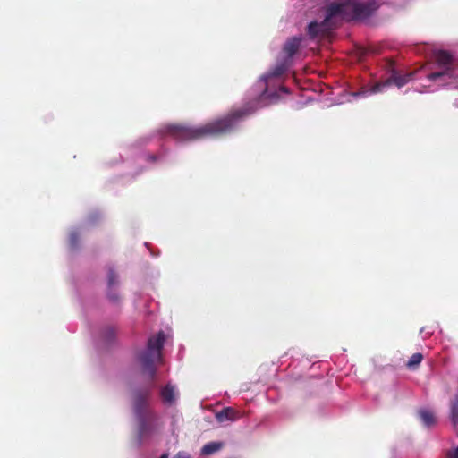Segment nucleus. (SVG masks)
I'll use <instances>...</instances> for the list:
<instances>
[{
  "label": "nucleus",
  "mask_w": 458,
  "mask_h": 458,
  "mask_svg": "<svg viewBox=\"0 0 458 458\" xmlns=\"http://www.w3.org/2000/svg\"><path fill=\"white\" fill-rule=\"evenodd\" d=\"M446 456L447 458H458V448L449 450Z\"/></svg>",
  "instance_id": "obj_19"
},
{
  "label": "nucleus",
  "mask_w": 458,
  "mask_h": 458,
  "mask_svg": "<svg viewBox=\"0 0 458 458\" xmlns=\"http://www.w3.org/2000/svg\"><path fill=\"white\" fill-rule=\"evenodd\" d=\"M418 415L420 417V420L423 423V425L428 428L434 426L437 422V420H436V417H435L433 411H431L428 409H420L418 411Z\"/></svg>",
  "instance_id": "obj_11"
},
{
  "label": "nucleus",
  "mask_w": 458,
  "mask_h": 458,
  "mask_svg": "<svg viewBox=\"0 0 458 458\" xmlns=\"http://www.w3.org/2000/svg\"><path fill=\"white\" fill-rule=\"evenodd\" d=\"M411 73L402 74V73L394 72H392L390 77L384 83L376 85L373 91L374 92L380 91L381 88H384V87H386L387 85H391V84H394L398 88H401V87L404 86L406 83H408L409 81L411 80Z\"/></svg>",
  "instance_id": "obj_7"
},
{
  "label": "nucleus",
  "mask_w": 458,
  "mask_h": 458,
  "mask_svg": "<svg viewBox=\"0 0 458 458\" xmlns=\"http://www.w3.org/2000/svg\"><path fill=\"white\" fill-rule=\"evenodd\" d=\"M160 458H168V454H163Z\"/></svg>",
  "instance_id": "obj_23"
},
{
  "label": "nucleus",
  "mask_w": 458,
  "mask_h": 458,
  "mask_svg": "<svg viewBox=\"0 0 458 458\" xmlns=\"http://www.w3.org/2000/svg\"><path fill=\"white\" fill-rule=\"evenodd\" d=\"M287 70V64L282 63L280 64H277L271 73L268 75L269 77H279L283 75Z\"/></svg>",
  "instance_id": "obj_17"
},
{
  "label": "nucleus",
  "mask_w": 458,
  "mask_h": 458,
  "mask_svg": "<svg viewBox=\"0 0 458 458\" xmlns=\"http://www.w3.org/2000/svg\"><path fill=\"white\" fill-rule=\"evenodd\" d=\"M80 233L77 231H72L69 234V245L71 249L75 250L79 246L80 242Z\"/></svg>",
  "instance_id": "obj_16"
},
{
  "label": "nucleus",
  "mask_w": 458,
  "mask_h": 458,
  "mask_svg": "<svg viewBox=\"0 0 458 458\" xmlns=\"http://www.w3.org/2000/svg\"><path fill=\"white\" fill-rule=\"evenodd\" d=\"M280 90H281V91H283V92H285V93H287V92H288L287 88H286V87H284V86H281V87H280Z\"/></svg>",
  "instance_id": "obj_22"
},
{
  "label": "nucleus",
  "mask_w": 458,
  "mask_h": 458,
  "mask_svg": "<svg viewBox=\"0 0 458 458\" xmlns=\"http://www.w3.org/2000/svg\"><path fill=\"white\" fill-rule=\"evenodd\" d=\"M238 418L237 411L231 408L226 407L221 410L220 411L216 412V419L218 422L223 423L225 421H233Z\"/></svg>",
  "instance_id": "obj_10"
},
{
  "label": "nucleus",
  "mask_w": 458,
  "mask_h": 458,
  "mask_svg": "<svg viewBox=\"0 0 458 458\" xmlns=\"http://www.w3.org/2000/svg\"><path fill=\"white\" fill-rule=\"evenodd\" d=\"M103 337L106 342H112L115 337V330L114 327H107L103 331Z\"/></svg>",
  "instance_id": "obj_18"
},
{
  "label": "nucleus",
  "mask_w": 458,
  "mask_h": 458,
  "mask_svg": "<svg viewBox=\"0 0 458 458\" xmlns=\"http://www.w3.org/2000/svg\"><path fill=\"white\" fill-rule=\"evenodd\" d=\"M422 360H423V355L420 352H416V353L412 354L411 357L409 359V360L406 363V367L409 369L414 370L419 367V365L421 363Z\"/></svg>",
  "instance_id": "obj_14"
},
{
  "label": "nucleus",
  "mask_w": 458,
  "mask_h": 458,
  "mask_svg": "<svg viewBox=\"0 0 458 458\" xmlns=\"http://www.w3.org/2000/svg\"><path fill=\"white\" fill-rule=\"evenodd\" d=\"M107 284H108V293H107L108 299L113 302L119 301L120 298H119L118 293H113V291H112L113 286H114L118 284V276L113 268H109V270H108Z\"/></svg>",
  "instance_id": "obj_9"
},
{
  "label": "nucleus",
  "mask_w": 458,
  "mask_h": 458,
  "mask_svg": "<svg viewBox=\"0 0 458 458\" xmlns=\"http://www.w3.org/2000/svg\"><path fill=\"white\" fill-rule=\"evenodd\" d=\"M160 394L165 403L172 404L175 400L174 388L170 384L162 388Z\"/></svg>",
  "instance_id": "obj_12"
},
{
  "label": "nucleus",
  "mask_w": 458,
  "mask_h": 458,
  "mask_svg": "<svg viewBox=\"0 0 458 458\" xmlns=\"http://www.w3.org/2000/svg\"><path fill=\"white\" fill-rule=\"evenodd\" d=\"M435 71L427 75L431 81H441L445 84L458 88V60L445 50L433 54Z\"/></svg>",
  "instance_id": "obj_2"
},
{
  "label": "nucleus",
  "mask_w": 458,
  "mask_h": 458,
  "mask_svg": "<svg viewBox=\"0 0 458 458\" xmlns=\"http://www.w3.org/2000/svg\"><path fill=\"white\" fill-rule=\"evenodd\" d=\"M257 110L253 105L232 110L226 115L208 122L200 126L192 127L183 124H167L163 132L178 141L198 140L208 137H217L233 131L239 123Z\"/></svg>",
  "instance_id": "obj_1"
},
{
  "label": "nucleus",
  "mask_w": 458,
  "mask_h": 458,
  "mask_svg": "<svg viewBox=\"0 0 458 458\" xmlns=\"http://www.w3.org/2000/svg\"><path fill=\"white\" fill-rule=\"evenodd\" d=\"M222 447L223 444L220 442H209L202 447L201 454L204 455H209L217 452Z\"/></svg>",
  "instance_id": "obj_13"
},
{
  "label": "nucleus",
  "mask_w": 458,
  "mask_h": 458,
  "mask_svg": "<svg viewBox=\"0 0 458 458\" xmlns=\"http://www.w3.org/2000/svg\"><path fill=\"white\" fill-rule=\"evenodd\" d=\"M174 458H191V456L186 453L179 452Z\"/></svg>",
  "instance_id": "obj_20"
},
{
  "label": "nucleus",
  "mask_w": 458,
  "mask_h": 458,
  "mask_svg": "<svg viewBox=\"0 0 458 458\" xmlns=\"http://www.w3.org/2000/svg\"><path fill=\"white\" fill-rule=\"evenodd\" d=\"M338 6L331 3L326 9V16L320 22L313 21L307 27V34L310 39H318L326 37L335 27V21L337 16Z\"/></svg>",
  "instance_id": "obj_6"
},
{
  "label": "nucleus",
  "mask_w": 458,
  "mask_h": 458,
  "mask_svg": "<svg viewBox=\"0 0 458 458\" xmlns=\"http://www.w3.org/2000/svg\"><path fill=\"white\" fill-rule=\"evenodd\" d=\"M301 41V37H293L286 40L283 50L288 58H292L299 51Z\"/></svg>",
  "instance_id": "obj_8"
},
{
  "label": "nucleus",
  "mask_w": 458,
  "mask_h": 458,
  "mask_svg": "<svg viewBox=\"0 0 458 458\" xmlns=\"http://www.w3.org/2000/svg\"><path fill=\"white\" fill-rule=\"evenodd\" d=\"M165 343V334L159 331L156 335L149 337L146 350L137 354V360L140 365L142 373L154 379L157 372V364L162 362L161 351Z\"/></svg>",
  "instance_id": "obj_4"
},
{
  "label": "nucleus",
  "mask_w": 458,
  "mask_h": 458,
  "mask_svg": "<svg viewBox=\"0 0 458 458\" xmlns=\"http://www.w3.org/2000/svg\"><path fill=\"white\" fill-rule=\"evenodd\" d=\"M147 392H136L133 397V414L137 422V431L140 442L149 437L154 431L156 413L149 408Z\"/></svg>",
  "instance_id": "obj_3"
},
{
  "label": "nucleus",
  "mask_w": 458,
  "mask_h": 458,
  "mask_svg": "<svg viewBox=\"0 0 458 458\" xmlns=\"http://www.w3.org/2000/svg\"><path fill=\"white\" fill-rule=\"evenodd\" d=\"M148 160L152 162H156L157 160V157L155 155L149 156Z\"/></svg>",
  "instance_id": "obj_21"
},
{
  "label": "nucleus",
  "mask_w": 458,
  "mask_h": 458,
  "mask_svg": "<svg viewBox=\"0 0 458 458\" xmlns=\"http://www.w3.org/2000/svg\"><path fill=\"white\" fill-rule=\"evenodd\" d=\"M451 421L454 427L458 425V394L451 405Z\"/></svg>",
  "instance_id": "obj_15"
},
{
  "label": "nucleus",
  "mask_w": 458,
  "mask_h": 458,
  "mask_svg": "<svg viewBox=\"0 0 458 458\" xmlns=\"http://www.w3.org/2000/svg\"><path fill=\"white\" fill-rule=\"evenodd\" d=\"M338 6L337 16L340 20L360 21L371 16L378 8L375 0L364 3H358L354 0H338L332 3Z\"/></svg>",
  "instance_id": "obj_5"
}]
</instances>
